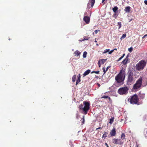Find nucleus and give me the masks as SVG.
I'll use <instances>...</instances> for the list:
<instances>
[{"instance_id": "nucleus-1", "label": "nucleus", "mask_w": 147, "mask_h": 147, "mask_svg": "<svg viewBox=\"0 0 147 147\" xmlns=\"http://www.w3.org/2000/svg\"><path fill=\"white\" fill-rule=\"evenodd\" d=\"M90 102H89L84 101L83 105L81 104L78 106V108L80 110H82L84 112L85 115L87 114L90 109Z\"/></svg>"}, {"instance_id": "nucleus-2", "label": "nucleus", "mask_w": 147, "mask_h": 147, "mask_svg": "<svg viewBox=\"0 0 147 147\" xmlns=\"http://www.w3.org/2000/svg\"><path fill=\"white\" fill-rule=\"evenodd\" d=\"M125 75V71L123 69L115 77V80L118 83H121L124 80Z\"/></svg>"}, {"instance_id": "nucleus-3", "label": "nucleus", "mask_w": 147, "mask_h": 147, "mask_svg": "<svg viewBox=\"0 0 147 147\" xmlns=\"http://www.w3.org/2000/svg\"><path fill=\"white\" fill-rule=\"evenodd\" d=\"M146 65L145 60H142L139 62L136 65V69L138 71L143 69Z\"/></svg>"}, {"instance_id": "nucleus-4", "label": "nucleus", "mask_w": 147, "mask_h": 147, "mask_svg": "<svg viewBox=\"0 0 147 147\" xmlns=\"http://www.w3.org/2000/svg\"><path fill=\"white\" fill-rule=\"evenodd\" d=\"M127 74L128 77L127 80V84H131L132 83V82L134 79V74L131 70L129 71Z\"/></svg>"}, {"instance_id": "nucleus-5", "label": "nucleus", "mask_w": 147, "mask_h": 147, "mask_svg": "<svg viewBox=\"0 0 147 147\" xmlns=\"http://www.w3.org/2000/svg\"><path fill=\"white\" fill-rule=\"evenodd\" d=\"M142 77H140L134 85L133 89L136 90L140 88L142 85Z\"/></svg>"}, {"instance_id": "nucleus-6", "label": "nucleus", "mask_w": 147, "mask_h": 147, "mask_svg": "<svg viewBox=\"0 0 147 147\" xmlns=\"http://www.w3.org/2000/svg\"><path fill=\"white\" fill-rule=\"evenodd\" d=\"M130 103L132 104H136L139 101V98L137 94H135L132 96L130 98L128 99Z\"/></svg>"}, {"instance_id": "nucleus-7", "label": "nucleus", "mask_w": 147, "mask_h": 147, "mask_svg": "<svg viewBox=\"0 0 147 147\" xmlns=\"http://www.w3.org/2000/svg\"><path fill=\"white\" fill-rule=\"evenodd\" d=\"M129 89L127 87L121 88L118 90V93L120 95L127 94L128 92Z\"/></svg>"}, {"instance_id": "nucleus-8", "label": "nucleus", "mask_w": 147, "mask_h": 147, "mask_svg": "<svg viewBox=\"0 0 147 147\" xmlns=\"http://www.w3.org/2000/svg\"><path fill=\"white\" fill-rule=\"evenodd\" d=\"M112 142L113 144L120 145L123 144V142L122 141L121 139L118 138L113 139H112Z\"/></svg>"}, {"instance_id": "nucleus-9", "label": "nucleus", "mask_w": 147, "mask_h": 147, "mask_svg": "<svg viewBox=\"0 0 147 147\" xmlns=\"http://www.w3.org/2000/svg\"><path fill=\"white\" fill-rule=\"evenodd\" d=\"M90 18L89 17L85 16L84 17L83 20L86 24H88L90 22Z\"/></svg>"}, {"instance_id": "nucleus-10", "label": "nucleus", "mask_w": 147, "mask_h": 147, "mask_svg": "<svg viewBox=\"0 0 147 147\" xmlns=\"http://www.w3.org/2000/svg\"><path fill=\"white\" fill-rule=\"evenodd\" d=\"M110 134L111 136H115L116 135V129L113 127V129L111 131Z\"/></svg>"}, {"instance_id": "nucleus-11", "label": "nucleus", "mask_w": 147, "mask_h": 147, "mask_svg": "<svg viewBox=\"0 0 147 147\" xmlns=\"http://www.w3.org/2000/svg\"><path fill=\"white\" fill-rule=\"evenodd\" d=\"M128 55H127V56L126 57V58L124 59L122 61V63L123 64V65H126L127 63V61L128 60Z\"/></svg>"}, {"instance_id": "nucleus-12", "label": "nucleus", "mask_w": 147, "mask_h": 147, "mask_svg": "<svg viewBox=\"0 0 147 147\" xmlns=\"http://www.w3.org/2000/svg\"><path fill=\"white\" fill-rule=\"evenodd\" d=\"M90 72V69H88V70L86 71L83 74V76L85 77L86 75H88L89 74Z\"/></svg>"}, {"instance_id": "nucleus-13", "label": "nucleus", "mask_w": 147, "mask_h": 147, "mask_svg": "<svg viewBox=\"0 0 147 147\" xmlns=\"http://www.w3.org/2000/svg\"><path fill=\"white\" fill-rule=\"evenodd\" d=\"M85 116L83 115L82 118H81V119L80 120V123H81V124L82 125H83L84 124L85 122V119H84Z\"/></svg>"}, {"instance_id": "nucleus-14", "label": "nucleus", "mask_w": 147, "mask_h": 147, "mask_svg": "<svg viewBox=\"0 0 147 147\" xmlns=\"http://www.w3.org/2000/svg\"><path fill=\"white\" fill-rule=\"evenodd\" d=\"M131 7L129 6L126 7L124 9L125 11L126 12H129Z\"/></svg>"}, {"instance_id": "nucleus-15", "label": "nucleus", "mask_w": 147, "mask_h": 147, "mask_svg": "<svg viewBox=\"0 0 147 147\" xmlns=\"http://www.w3.org/2000/svg\"><path fill=\"white\" fill-rule=\"evenodd\" d=\"M78 78L77 80H76V86L80 82V74H79L78 75Z\"/></svg>"}, {"instance_id": "nucleus-16", "label": "nucleus", "mask_w": 147, "mask_h": 147, "mask_svg": "<svg viewBox=\"0 0 147 147\" xmlns=\"http://www.w3.org/2000/svg\"><path fill=\"white\" fill-rule=\"evenodd\" d=\"M74 54L76 56H80L81 54V52L77 50L74 52Z\"/></svg>"}, {"instance_id": "nucleus-17", "label": "nucleus", "mask_w": 147, "mask_h": 147, "mask_svg": "<svg viewBox=\"0 0 147 147\" xmlns=\"http://www.w3.org/2000/svg\"><path fill=\"white\" fill-rule=\"evenodd\" d=\"M114 117H112L111 118L109 119V123L110 124H112L114 121Z\"/></svg>"}, {"instance_id": "nucleus-18", "label": "nucleus", "mask_w": 147, "mask_h": 147, "mask_svg": "<svg viewBox=\"0 0 147 147\" xmlns=\"http://www.w3.org/2000/svg\"><path fill=\"white\" fill-rule=\"evenodd\" d=\"M110 67V66H109L107 67L106 69L105 70V67H103L102 68V69L103 70V71L104 72V74H105L106 73V72L109 69Z\"/></svg>"}, {"instance_id": "nucleus-19", "label": "nucleus", "mask_w": 147, "mask_h": 147, "mask_svg": "<svg viewBox=\"0 0 147 147\" xmlns=\"http://www.w3.org/2000/svg\"><path fill=\"white\" fill-rule=\"evenodd\" d=\"M108 134V132H104L102 135V138L104 139H105L107 136V135Z\"/></svg>"}, {"instance_id": "nucleus-20", "label": "nucleus", "mask_w": 147, "mask_h": 147, "mask_svg": "<svg viewBox=\"0 0 147 147\" xmlns=\"http://www.w3.org/2000/svg\"><path fill=\"white\" fill-rule=\"evenodd\" d=\"M90 37H88L87 36H84L83 38V39H82V40H80L81 41H84L85 40H87L90 39Z\"/></svg>"}, {"instance_id": "nucleus-21", "label": "nucleus", "mask_w": 147, "mask_h": 147, "mask_svg": "<svg viewBox=\"0 0 147 147\" xmlns=\"http://www.w3.org/2000/svg\"><path fill=\"white\" fill-rule=\"evenodd\" d=\"M95 0H90V3H91V7H93V5L95 3Z\"/></svg>"}, {"instance_id": "nucleus-22", "label": "nucleus", "mask_w": 147, "mask_h": 147, "mask_svg": "<svg viewBox=\"0 0 147 147\" xmlns=\"http://www.w3.org/2000/svg\"><path fill=\"white\" fill-rule=\"evenodd\" d=\"M118 9V7H114L112 9V10L114 13H116V11Z\"/></svg>"}, {"instance_id": "nucleus-23", "label": "nucleus", "mask_w": 147, "mask_h": 147, "mask_svg": "<svg viewBox=\"0 0 147 147\" xmlns=\"http://www.w3.org/2000/svg\"><path fill=\"white\" fill-rule=\"evenodd\" d=\"M125 134L124 133H122L121 135V139L123 140L125 139Z\"/></svg>"}, {"instance_id": "nucleus-24", "label": "nucleus", "mask_w": 147, "mask_h": 147, "mask_svg": "<svg viewBox=\"0 0 147 147\" xmlns=\"http://www.w3.org/2000/svg\"><path fill=\"white\" fill-rule=\"evenodd\" d=\"M76 78V75H74L72 77V81L74 82L75 81Z\"/></svg>"}, {"instance_id": "nucleus-25", "label": "nucleus", "mask_w": 147, "mask_h": 147, "mask_svg": "<svg viewBox=\"0 0 147 147\" xmlns=\"http://www.w3.org/2000/svg\"><path fill=\"white\" fill-rule=\"evenodd\" d=\"M87 52L86 51H84V53L83 55V57L84 58H85L86 57V55L87 54Z\"/></svg>"}, {"instance_id": "nucleus-26", "label": "nucleus", "mask_w": 147, "mask_h": 147, "mask_svg": "<svg viewBox=\"0 0 147 147\" xmlns=\"http://www.w3.org/2000/svg\"><path fill=\"white\" fill-rule=\"evenodd\" d=\"M125 55V54H123V55H122V56H121V57H120L118 59V60H117V61H120L121 59H122L123 58V57Z\"/></svg>"}, {"instance_id": "nucleus-27", "label": "nucleus", "mask_w": 147, "mask_h": 147, "mask_svg": "<svg viewBox=\"0 0 147 147\" xmlns=\"http://www.w3.org/2000/svg\"><path fill=\"white\" fill-rule=\"evenodd\" d=\"M99 71H92L91 72V74H93V73H95L96 74H98L99 73Z\"/></svg>"}, {"instance_id": "nucleus-28", "label": "nucleus", "mask_w": 147, "mask_h": 147, "mask_svg": "<svg viewBox=\"0 0 147 147\" xmlns=\"http://www.w3.org/2000/svg\"><path fill=\"white\" fill-rule=\"evenodd\" d=\"M118 25L119 26V29L121 26V22H118L117 23Z\"/></svg>"}, {"instance_id": "nucleus-29", "label": "nucleus", "mask_w": 147, "mask_h": 147, "mask_svg": "<svg viewBox=\"0 0 147 147\" xmlns=\"http://www.w3.org/2000/svg\"><path fill=\"white\" fill-rule=\"evenodd\" d=\"M110 51V50L109 49H107L106 50H105L104 51V52H103V53H105L108 52H109Z\"/></svg>"}, {"instance_id": "nucleus-30", "label": "nucleus", "mask_w": 147, "mask_h": 147, "mask_svg": "<svg viewBox=\"0 0 147 147\" xmlns=\"http://www.w3.org/2000/svg\"><path fill=\"white\" fill-rule=\"evenodd\" d=\"M118 16L117 15L116 13H114L113 15V17H114L116 19L117 17Z\"/></svg>"}, {"instance_id": "nucleus-31", "label": "nucleus", "mask_w": 147, "mask_h": 147, "mask_svg": "<svg viewBox=\"0 0 147 147\" xmlns=\"http://www.w3.org/2000/svg\"><path fill=\"white\" fill-rule=\"evenodd\" d=\"M91 4H90V3H88L87 4V7L88 9H90V7H91Z\"/></svg>"}, {"instance_id": "nucleus-32", "label": "nucleus", "mask_w": 147, "mask_h": 147, "mask_svg": "<svg viewBox=\"0 0 147 147\" xmlns=\"http://www.w3.org/2000/svg\"><path fill=\"white\" fill-rule=\"evenodd\" d=\"M126 34H123L121 36V39H123L125 38L126 36Z\"/></svg>"}, {"instance_id": "nucleus-33", "label": "nucleus", "mask_w": 147, "mask_h": 147, "mask_svg": "<svg viewBox=\"0 0 147 147\" xmlns=\"http://www.w3.org/2000/svg\"><path fill=\"white\" fill-rule=\"evenodd\" d=\"M132 50L133 49L131 47L128 49V50L130 52H131L132 51Z\"/></svg>"}, {"instance_id": "nucleus-34", "label": "nucleus", "mask_w": 147, "mask_h": 147, "mask_svg": "<svg viewBox=\"0 0 147 147\" xmlns=\"http://www.w3.org/2000/svg\"><path fill=\"white\" fill-rule=\"evenodd\" d=\"M105 60L104 59H101V63L102 64H103L104 63Z\"/></svg>"}, {"instance_id": "nucleus-35", "label": "nucleus", "mask_w": 147, "mask_h": 147, "mask_svg": "<svg viewBox=\"0 0 147 147\" xmlns=\"http://www.w3.org/2000/svg\"><path fill=\"white\" fill-rule=\"evenodd\" d=\"M108 98V96H105V95L101 97V98Z\"/></svg>"}, {"instance_id": "nucleus-36", "label": "nucleus", "mask_w": 147, "mask_h": 147, "mask_svg": "<svg viewBox=\"0 0 147 147\" xmlns=\"http://www.w3.org/2000/svg\"><path fill=\"white\" fill-rule=\"evenodd\" d=\"M100 60H99V61H98V66H99V67H100V66H101V64L100 63Z\"/></svg>"}, {"instance_id": "nucleus-37", "label": "nucleus", "mask_w": 147, "mask_h": 147, "mask_svg": "<svg viewBox=\"0 0 147 147\" xmlns=\"http://www.w3.org/2000/svg\"><path fill=\"white\" fill-rule=\"evenodd\" d=\"M114 51V50H111L110 51H109V54H111Z\"/></svg>"}, {"instance_id": "nucleus-38", "label": "nucleus", "mask_w": 147, "mask_h": 147, "mask_svg": "<svg viewBox=\"0 0 147 147\" xmlns=\"http://www.w3.org/2000/svg\"><path fill=\"white\" fill-rule=\"evenodd\" d=\"M100 31V30H96L94 32L96 34L97 32H98V31Z\"/></svg>"}, {"instance_id": "nucleus-39", "label": "nucleus", "mask_w": 147, "mask_h": 147, "mask_svg": "<svg viewBox=\"0 0 147 147\" xmlns=\"http://www.w3.org/2000/svg\"><path fill=\"white\" fill-rule=\"evenodd\" d=\"M144 2L146 5H147V0H145Z\"/></svg>"}, {"instance_id": "nucleus-40", "label": "nucleus", "mask_w": 147, "mask_h": 147, "mask_svg": "<svg viewBox=\"0 0 147 147\" xmlns=\"http://www.w3.org/2000/svg\"><path fill=\"white\" fill-rule=\"evenodd\" d=\"M147 36V34L145 35L142 38V39H143L145 37Z\"/></svg>"}, {"instance_id": "nucleus-41", "label": "nucleus", "mask_w": 147, "mask_h": 147, "mask_svg": "<svg viewBox=\"0 0 147 147\" xmlns=\"http://www.w3.org/2000/svg\"><path fill=\"white\" fill-rule=\"evenodd\" d=\"M79 115L78 114H77V115H76V118L77 119H78V118H79Z\"/></svg>"}, {"instance_id": "nucleus-42", "label": "nucleus", "mask_w": 147, "mask_h": 147, "mask_svg": "<svg viewBox=\"0 0 147 147\" xmlns=\"http://www.w3.org/2000/svg\"><path fill=\"white\" fill-rule=\"evenodd\" d=\"M105 1V0H102V3H103V4H105V3L104 2V1Z\"/></svg>"}, {"instance_id": "nucleus-43", "label": "nucleus", "mask_w": 147, "mask_h": 147, "mask_svg": "<svg viewBox=\"0 0 147 147\" xmlns=\"http://www.w3.org/2000/svg\"><path fill=\"white\" fill-rule=\"evenodd\" d=\"M107 98L109 99V101H111V98L110 97L108 96V98Z\"/></svg>"}, {"instance_id": "nucleus-44", "label": "nucleus", "mask_w": 147, "mask_h": 147, "mask_svg": "<svg viewBox=\"0 0 147 147\" xmlns=\"http://www.w3.org/2000/svg\"><path fill=\"white\" fill-rule=\"evenodd\" d=\"M97 84L98 85V87H100V85L98 83H97Z\"/></svg>"}, {"instance_id": "nucleus-45", "label": "nucleus", "mask_w": 147, "mask_h": 147, "mask_svg": "<svg viewBox=\"0 0 147 147\" xmlns=\"http://www.w3.org/2000/svg\"><path fill=\"white\" fill-rule=\"evenodd\" d=\"M105 145L107 146V147H109L108 144L107 143H105Z\"/></svg>"}, {"instance_id": "nucleus-46", "label": "nucleus", "mask_w": 147, "mask_h": 147, "mask_svg": "<svg viewBox=\"0 0 147 147\" xmlns=\"http://www.w3.org/2000/svg\"><path fill=\"white\" fill-rule=\"evenodd\" d=\"M101 128H102L101 127H98L96 129V130H98V129H101Z\"/></svg>"}, {"instance_id": "nucleus-47", "label": "nucleus", "mask_w": 147, "mask_h": 147, "mask_svg": "<svg viewBox=\"0 0 147 147\" xmlns=\"http://www.w3.org/2000/svg\"><path fill=\"white\" fill-rule=\"evenodd\" d=\"M113 50H114H114H116L117 51V49L116 48H115V49H114Z\"/></svg>"}, {"instance_id": "nucleus-48", "label": "nucleus", "mask_w": 147, "mask_h": 147, "mask_svg": "<svg viewBox=\"0 0 147 147\" xmlns=\"http://www.w3.org/2000/svg\"><path fill=\"white\" fill-rule=\"evenodd\" d=\"M98 77L97 76H96V78H98Z\"/></svg>"}, {"instance_id": "nucleus-49", "label": "nucleus", "mask_w": 147, "mask_h": 147, "mask_svg": "<svg viewBox=\"0 0 147 147\" xmlns=\"http://www.w3.org/2000/svg\"><path fill=\"white\" fill-rule=\"evenodd\" d=\"M95 42H97V41H96V40H95Z\"/></svg>"}, {"instance_id": "nucleus-50", "label": "nucleus", "mask_w": 147, "mask_h": 147, "mask_svg": "<svg viewBox=\"0 0 147 147\" xmlns=\"http://www.w3.org/2000/svg\"><path fill=\"white\" fill-rule=\"evenodd\" d=\"M136 147H138V146H136Z\"/></svg>"}, {"instance_id": "nucleus-51", "label": "nucleus", "mask_w": 147, "mask_h": 147, "mask_svg": "<svg viewBox=\"0 0 147 147\" xmlns=\"http://www.w3.org/2000/svg\"><path fill=\"white\" fill-rule=\"evenodd\" d=\"M96 45H97V46H98V44H96Z\"/></svg>"}, {"instance_id": "nucleus-52", "label": "nucleus", "mask_w": 147, "mask_h": 147, "mask_svg": "<svg viewBox=\"0 0 147 147\" xmlns=\"http://www.w3.org/2000/svg\"><path fill=\"white\" fill-rule=\"evenodd\" d=\"M107 1V0H105V1Z\"/></svg>"}]
</instances>
